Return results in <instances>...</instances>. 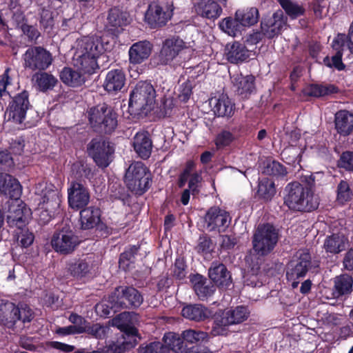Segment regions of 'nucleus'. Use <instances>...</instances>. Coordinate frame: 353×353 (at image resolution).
Returning a JSON list of instances; mask_svg holds the SVG:
<instances>
[{"instance_id": "obj_1", "label": "nucleus", "mask_w": 353, "mask_h": 353, "mask_svg": "<svg viewBox=\"0 0 353 353\" xmlns=\"http://www.w3.org/2000/svg\"><path fill=\"white\" fill-rule=\"evenodd\" d=\"M284 204L291 210L311 212L319 207V201L312 190L298 182H292L285 187Z\"/></svg>"}, {"instance_id": "obj_2", "label": "nucleus", "mask_w": 353, "mask_h": 353, "mask_svg": "<svg viewBox=\"0 0 353 353\" xmlns=\"http://www.w3.org/2000/svg\"><path fill=\"white\" fill-rule=\"evenodd\" d=\"M87 117L90 128L99 134H111L118 125L117 113L105 103L90 108Z\"/></svg>"}, {"instance_id": "obj_3", "label": "nucleus", "mask_w": 353, "mask_h": 353, "mask_svg": "<svg viewBox=\"0 0 353 353\" xmlns=\"http://www.w3.org/2000/svg\"><path fill=\"white\" fill-rule=\"evenodd\" d=\"M156 91L152 83L147 81L138 82L130 93L128 112L132 116L146 114L154 103Z\"/></svg>"}, {"instance_id": "obj_4", "label": "nucleus", "mask_w": 353, "mask_h": 353, "mask_svg": "<svg viewBox=\"0 0 353 353\" xmlns=\"http://www.w3.org/2000/svg\"><path fill=\"white\" fill-rule=\"evenodd\" d=\"M151 174L141 161L132 162L126 170L124 181L127 188L139 195L145 192L150 185Z\"/></svg>"}, {"instance_id": "obj_5", "label": "nucleus", "mask_w": 353, "mask_h": 353, "mask_svg": "<svg viewBox=\"0 0 353 353\" xmlns=\"http://www.w3.org/2000/svg\"><path fill=\"white\" fill-rule=\"evenodd\" d=\"M278 240V231L273 225H259L253 235V249L259 255H267L274 250Z\"/></svg>"}, {"instance_id": "obj_6", "label": "nucleus", "mask_w": 353, "mask_h": 353, "mask_svg": "<svg viewBox=\"0 0 353 353\" xmlns=\"http://www.w3.org/2000/svg\"><path fill=\"white\" fill-rule=\"evenodd\" d=\"M249 314L250 312L247 307L237 306L234 309H230L216 315L211 334L213 336L225 335L228 326L243 322L248 318Z\"/></svg>"}, {"instance_id": "obj_7", "label": "nucleus", "mask_w": 353, "mask_h": 353, "mask_svg": "<svg viewBox=\"0 0 353 353\" xmlns=\"http://www.w3.org/2000/svg\"><path fill=\"white\" fill-rule=\"evenodd\" d=\"M23 66L32 72H41L49 68L53 59L52 54L42 46H31L22 55Z\"/></svg>"}, {"instance_id": "obj_8", "label": "nucleus", "mask_w": 353, "mask_h": 353, "mask_svg": "<svg viewBox=\"0 0 353 353\" xmlns=\"http://www.w3.org/2000/svg\"><path fill=\"white\" fill-rule=\"evenodd\" d=\"M109 299L111 309H114V311L138 307L143 301L142 295L137 289L128 286L117 287Z\"/></svg>"}, {"instance_id": "obj_9", "label": "nucleus", "mask_w": 353, "mask_h": 353, "mask_svg": "<svg viewBox=\"0 0 353 353\" xmlns=\"http://www.w3.org/2000/svg\"><path fill=\"white\" fill-rule=\"evenodd\" d=\"M61 203V195L57 189L52 185L46 187L42 191L38 212L40 221L48 223L57 213H59Z\"/></svg>"}, {"instance_id": "obj_10", "label": "nucleus", "mask_w": 353, "mask_h": 353, "mask_svg": "<svg viewBox=\"0 0 353 353\" xmlns=\"http://www.w3.org/2000/svg\"><path fill=\"white\" fill-rule=\"evenodd\" d=\"M311 266L312 261L310 253L306 250L297 252L294 259L288 264L286 272L287 279L292 281V288L298 287L299 279L305 276Z\"/></svg>"}, {"instance_id": "obj_11", "label": "nucleus", "mask_w": 353, "mask_h": 353, "mask_svg": "<svg viewBox=\"0 0 353 353\" xmlns=\"http://www.w3.org/2000/svg\"><path fill=\"white\" fill-rule=\"evenodd\" d=\"M31 107L29 92L23 90L12 97L6 109V114L8 116V120H12L16 123H22L25 120L28 110Z\"/></svg>"}, {"instance_id": "obj_12", "label": "nucleus", "mask_w": 353, "mask_h": 353, "mask_svg": "<svg viewBox=\"0 0 353 353\" xmlns=\"http://www.w3.org/2000/svg\"><path fill=\"white\" fill-rule=\"evenodd\" d=\"M186 48L185 41L179 36L173 35L162 42L161 50L157 55V65H170L180 52Z\"/></svg>"}, {"instance_id": "obj_13", "label": "nucleus", "mask_w": 353, "mask_h": 353, "mask_svg": "<svg viewBox=\"0 0 353 353\" xmlns=\"http://www.w3.org/2000/svg\"><path fill=\"white\" fill-rule=\"evenodd\" d=\"M79 243V237L74 232L66 228H62L54 233L51 239L52 248L61 254H69L73 252Z\"/></svg>"}, {"instance_id": "obj_14", "label": "nucleus", "mask_w": 353, "mask_h": 353, "mask_svg": "<svg viewBox=\"0 0 353 353\" xmlns=\"http://www.w3.org/2000/svg\"><path fill=\"white\" fill-rule=\"evenodd\" d=\"M230 222L229 213L218 207L210 208L204 216V227L210 232H225Z\"/></svg>"}, {"instance_id": "obj_15", "label": "nucleus", "mask_w": 353, "mask_h": 353, "mask_svg": "<svg viewBox=\"0 0 353 353\" xmlns=\"http://www.w3.org/2000/svg\"><path fill=\"white\" fill-rule=\"evenodd\" d=\"M287 24V18L282 10H279L272 15L267 14L262 17L261 29L265 37L272 39L281 34L282 30Z\"/></svg>"}, {"instance_id": "obj_16", "label": "nucleus", "mask_w": 353, "mask_h": 353, "mask_svg": "<svg viewBox=\"0 0 353 353\" xmlns=\"http://www.w3.org/2000/svg\"><path fill=\"white\" fill-rule=\"evenodd\" d=\"M30 215V209L19 199H14L10 205L7 215V222L10 227L21 229Z\"/></svg>"}, {"instance_id": "obj_17", "label": "nucleus", "mask_w": 353, "mask_h": 353, "mask_svg": "<svg viewBox=\"0 0 353 353\" xmlns=\"http://www.w3.org/2000/svg\"><path fill=\"white\" fill-rule=\"evenodd\" d=\"M68 203L71 208L79 210L86 206L90 201L88 190L78 182H72L68 190Z\"/></svg>"}, {"instance_id": "obj_18", "label": "nucleus", "mask_w": 353, "mask_h": 353, "mask_svg": "<svg viewBox=\"0 0 353 353\" xmlns=\"http://www.w3.org/2000/svg\"><path fill=\"white\" fill-rule=\"evenodd\" d=\"M193 8L198 16L213 21L223 12L221 6L215 0H197Z\"/></svg>"}, {"instance_id": "obj_19", "label": "nucleus", "mask_w": 353, "mask_h": 353, "mask_svg": "<svg viewBox=\"0 0 353 353\" xmlns=\"http://www.w3.org/2000/svg\"><path fill=\"white\" fill-rule=\"evenodd\" d=\"M170 19L169 14L159 4L152 3L148 6L145 14V21L150 28H159L166 25Z\"/></svg>"}, {"instance_id": "obj_20", "label": "nucleus", "mask_w": 353, "mask_h": 353, "mask_svg": "<svg viewBox=\"0 0 353 353\" xmlns=\"http://www.w3.org/2000/svg\"><path fill=\"white\" fill-rule=\"evenodd\" d=\"M152 48V43L147 40L134 43L128 50L130 63L133 65L142 63L150 57Z\"/></svg>"}, {"instance_id": "obj_21", "label": "nucleus", "mask_w": 353, "mask_h": 353, "mask_svg": "<svg viewBox=\"0 0 353 353\" xmlns=\"http://www.w3.org/2000/svg\"><path fill=\"white\" fill-rule=\"evenodd\" d=\"M125 72L122 68L109 70L105 76L103 87L108 93H117L125 84Z\"/></svg>"}, {"instance_id": "obj_22", "label": "nucleus", "mask_w": 353, "mask_h": 353, "mask_svg": "<svg viewBox=\"0 0 353 353\" xmlns=\"http://www.w3.org/2000/svg\"><path fill=\"white\" fill-rule=\"evenodd\" d=\"M210 103L216 117L230 118L234 114L235 103L226 94L223 93L218 98L212 99Z\"/></svg>"}, {"instance_id": "obj_23", "label": "nucleus", "mask_w": 353, "mask_h": 353, "mask_svg": "<svg viewBox=\"0 0 353 353\" xmlns=\"http://www.w3.org/2000/svg\"><path fill=\"white\" fill-rule=\"evenodd\" d=\"M0 193L10 199H19L22 193V187L18 180L12 176L0 173Z\"/></svg>"}, {"instance_id": "obj_24", "label": "nucleus", "mask_w": 353, "mask_h": 353, "mask_svg": "<svg viewBox=\"0 0 353 353\" xmlns=\"http://www.w3.org/2000/svg\"><path fill=\"white\" fill-rule=\"evenodd\" d=\"M129 23L128 14L117 7L112 8L108 11L105 28L114 34L119 32V29Z\"/></svg>"}, {"instance_id": "obj_25", "label": "nucleus", "mask_w": 353, "mask_h": 353, "mask_svg": "<svg viewBox=\"0 0 353 353\" xmlns=\"http://www.w3.org/2000/svg\"><path fill=\"white\" fill-rule=\"evenodd\" d=\"M88 154H114V144L108 138L96 136L87 144Z\"/></svg>"}, {"instance_id": "obj_26", "label": "nucleus", "mask_w": 353, "mask_h": 353, "mask_svg": "<svg viewBox=\"0 0 353 353\" xmlns=\"http://www.w3.org/2000/svg\"><path fill=\"white\" fill-rule=\"evenodd\" d=\"M208 275L214 284L222 288L228 287L232 282L230 274L225 265L217 261L212 263Z\"/></svg>"}, {"instance_id": "obj_27", "label": "nucleus", "mask_w": 353, "mask_h": 353, "mask_svg": "<svg viewBox=\"0 0 353 353\" xmlns=\"http://www.w3.org/2000/svg\"><path fill=\"white\" fill-rule=\"evenodd\" d=\"M136 320L134 313L124 312L112 319V325L128 336H136L137 334V330L134 327Z\"/></svg>"}, {"instance_id": "obj_28", "label": "nucleus", "mask_w": 353, "mask_h": 353, "mask_svg": "<svg viewBox=\"0 0 353 353\" xmlns=\"http://www.w3.org/2000/svg\"><path fill=\"white\" fill-rule=\"evenodd\" d=\"M334 126L341 136L350 135L353 132V114L346 110H339L334 115Z\"/></svg>"}, {"instance_id": "obj_29", "label": "nucleus", "mask_w": 353, "mask_h": 353, "mask_svg": "<svg viewBox=\"0 0 353 353\" xmlns=\"http://www.w3.org/2000/svg\"><path fill=\"white\" fill-rule=\"evenodd\" d=\"M225 50L227 60L233 64L247 61L250 57L249 50L245 46L238 41H234L232 44L228 43Z\"/></svg>"}, {"instance_id": "obj_30", "label": "nucleus", "mask_w": 353, "mask_h": 353, "mask_svg": "<svg viewBox=\"0 0 353 353\" xmlns=\"http://www.w3.org/2000/svg\"><path fill=\"white\" fill-rule=\"evenodd\" d=\"M109 47V43L105 41L103 37L99 36L86 38L83 44V52L97 58H99L101 54L108 50Z\"/></svg>"}, {"instance_id": "obj_31", "label": "nucleus", "mask_w": 353, "mask_h": 353, "mask_svg": "<svg viewBox=\"0 0 353 353\" xmlns=\"http://www.w3.org/2000/svg\"><path fill=\"white\" fill-rule=\"evenodd\" d=\"M255 80V77L252 74L235 77L234 85L236 87L237 94L242 99H248L256 92Z\"/></svg>"}, {"instance_id": "obj_32", "label": "nucleus", "mask_w": 353, "mask_h": 353, "mask_svg": "<svg viewBox=\"0 0 353 353\" xmlns=\"http://www.w3.org/2000/svg\"><path fill=\"white\" fill-rule=\"evenodd\" d=\"M339 92V88L334 84L310 83L303 90L305 96L320 98Z\"/></svg>"}, {"instance_id": "obj_33", "label": "nucleus", "mask_w": 353, "mask_h": 353, "mask_svg": "<svg viewBox=\"0 0 353 353\" xmlns=\"http://www.w3.org/2000/svg\"><path fill=\"white\" fill-rule=\"evenodd\" d=\"M190 281L193 285L194 290L201 300L212 296L215 291L214 285L210 283L207 284L206 279L201 274L192 275L190 278Z\"/></svg>"}, {"instance_id": "obj_34", "label": "nucleus", "mask_w": 353, "mask_h": 353, "mask_svg": "<svg viewBox=\"0 0 353 353\" xmlns=\"http://www.w3.org/2000/svg\"><path fill=\"white\" fill-rule=\"evenodd\" d=\"M132 146L137 154H151L153 145L149 132H137L133 137Z\"/></svg>"}, {"instance_id": "obj_35", "label": "nucleus", "mask_w": 353, "mask_h": 353, "mask_svg": "<svg viewBox=\"0 0 353 353\" xmlns=\"http://www.w3.org/2000/svg\"><path fill=\"white\" fill-rule=\"evenodd\" d=\"M348 244L347 239L340 234H334L325 239L323 248L327 253L336 254L345 250Z\"/></svg>"}, {"instance_id": "obj_36", "label": "nucleus", "mask_w": 353, "mask_h": 353, "mask_svg": "<svg viewBox=\"0 0 353 353\" xmlns=\"http://www.w3.org/2000/svg\"><path fill=\"white\" fill-rule=\"evenodd\" d=\"M81 71L75 70L70 67H64L59 74L61 81L66 85L78 88L84 84L85 78Z\"/></svg>"}, {"instance_id": "obj_37", "label": "nucleus", "mask_w": 353, "mask_h": 353, "mask_svg": "<svg viewBox=\"0 0 353 353\" xmlns=\"http://www.w3.org/2000/svg\"><path fill=\"white\" fill-rule=\"evenodd\" d=\"M181 314L183 317L194 321H202L210 316V312L201 304H193L185 306Z\"/></svg>"}, {"instance_id": "obj_38", "label": "nucleus", "mask_w": 353, "mask_h": 353, "mask_svg": "<svg viewBox=\"0 0 353 353\" xmlns=\"http://www.w3.org/2000/svg\"><path fill=\"white\" fill-rule=\"evenodd\" d=\"M101 213L98 208L88 207L80 212L81 228L88 230L93 228L100 222Z\"/></svg>"}, {"instance_id": "obj_39", "label": "nucleus", "mask_w": 353, "mask_h": 353, "mask_svg": "<svg viewBox=\"0 0 353 353\" xmlns=\"http://www.w3.org/2000/svg\"><path fill=\"white\" fill-rule=\"evenodd\" d=\"M33 79L35 81L34 85L37 89L42 92L52 90L59 82L54 75L46 72L36 73Z\"/></svg>"}, {"instance_id": "obj_40", "label": "nucleus", "mask_w": 353, "mask_h": 353, "mask_svg": "<svg viewBox=\"0 0 353 353\" xmlns=\"http://www.w3.org/2000/svg\"><path fill=\"white\" fill-rule=\"evenodd\" d=\"M92 266L86 259H72L68 264V271L74 277L81 279L90 274Z\"/></svg>"}, {"instance_id": "obj_41", "label": "nucleus", "mask_w": 353, "mask_h": 353, "mask_svg": "<svg viewBox=\"0 0 353 353\" xmlns=\"http://www.w3.org/2000/svg\"><path fill=\"white\" fill-rule=\"evenodd\" d=\"M17 306L11 302L0 305V323L8 327H12L17 321Z\"/></svg>"}, {"instance_id": "obj_42", "label": "nucleus", "mask_w": 353, "mask_h": 353, "mask_svg": "<svg viewBox=\"0 0 353 353\" xmlns=\"http://www.w3.org/2000/svg\"><path fill=\"white\" fill-rule=\"evenodd\" d=\"M333 296L339 298L341 296L349 294L352 289L353 279L348 274H341L334 278Z\"/></svg>"}, {"instance_id": "obj_43", "label": "nucleus", "mask_w": 353, "mask_h": 353, "mask_svg": "<svg viewBox=\"0 0 353 353\" xmlns=\"http://www.w3.org/2000/svg\"><path fill=\"white\" fill-rule=\"evenodd\" d=\"M77 65L84 74H92L99 70L97 58L85 52L77 59Z\"/></svg>"}, {"instance_id": "obj_44", "label": "nucleus", "mask_w": 353, "mask_h": 353, "mask_svg": "<svg viewBox=\"0 0 353 353\" xmlns=\"http://www.w3.org/2000/svg\"><path fill=\"white\" fill-rule=\"evenodd\" d=\"M235 17L243 27L251 26L258 21L259 11L256 8L238 10L235 13Z\"/></svg>"}, {"instance_id": "obj_45", "label": "nucleus", "mask_w": 353, "mask_h": 353, "mask_svg": "<svg viewBox=\"0 0 353 353\" xmlns=\"http://www.w3.org/2000/svg\"><path fill=\"white\" fill-rule=\"evenodd\" d=\"M276 194V188L273 181L268 178L261 179L258 185L257 194L264 201H270Z\"/></svg>"}, {"instance_id": "obj_46", "label": "nucleus", "mask_w": 353, "mask_h": 353, "mask_svg": "<svg viewBox=\"0 0 353 353\" xmlns=\"http://www.w3.org/2000/svg\"><path fill=\"white\" fill-rule=\"evenodd\" d=\"M183 340L189 344L201 343L208 341L209 336L205 332L188 329L182 332L181 334Z\"/></svg>"}, {"instance_id": "obj_47", "label": "nucleus", "mask_w": 353, "mask_h": 353, "mask_svg": "<svg viewBox=\"0 0 353 353\" xmlns=\"http://www.w3.org/2000/svg\"><path fill=\"white\" fill-rule=\"evenodd\" d=\"M219 27L224 32L230 36L235 37L241 32L243 26L240 21L236 19V17H235L234 19L232 17L224 18L219 23Z\"/></svg>"}, {"instance_id": "obj_48", "label": "nucleus", "mask_w": 353, "mask_h": 353, "mask_svg": "<svg viewBox=\"0 0 353 353\" xmlns=\"http://www.w3.org/2000/svg\"><path fill=\"white\" fill-rule=\"evenodd\" d=\"M260 168L261 172L268 175H284L287 173L280 163L269 158L261 164Z\"/></svg>"}, {"instance_id": "obj_49", "label": "nucleus", "mask_w": 353, "mask_h": 353, "mask_svg": "<svg viewBox=\"0 0 353 353\" xmlns=\"http://www.w3.org/2000/svg\"><path fill=\"white\" fill-rule=\"evenodd\" d=\"M279 3L285 13L292 19H297L304 15L305 12V9L302 6L290 0H279Z\"/></svg>"}, {"instance_id": "obj_50", "label": "nucleus", "mask_w": 353, "mask_h": 353, "mask_svg": "<svg viewBox=\"0 0 353 353\" xmlns=\"http://www.w3.org/2000/svg\"><path fill=\"white\" fill-rule=\"evenodd\" d=\"M163 339L164 341L163 346L168 347V352L170 350L175 352H181L184 341L181 336L180 337L175 333L169 332L164 335Z\"/></svg>"}, {"instance_id": "obj_51", "label": "nucleus", "mask_w": 353, "mask_h": 353, "mask_svg": "<svg viewBox=\"0 0 353 353\" xmlns=\"http://www.w3.org/2000/svg\"><path fill=\"white\" fill-rule=\"evenodd\" d=\"M138 351L139 353H168V348L160 341H154L143 343Z\"/></svg>"}, {"instance_id": "obj_52", "label": "nucleus", "mask_w": 353, "mask_h": 353, "mask_svg": "<svg viewBox=\"0 0 353 353\" xmlns=\"http://www.w3.org/2000/svg\"><path fill=\"white\" fill-rule=\"evenodd\" d=\"M25 147V139L22 137H17L9 142V147L3 151L0 152V154H21L23 152Z\"/></svg>"}, {"instance_id": "obj_53", "label": "nucleus", "mask_w": 353, "mask_h": 353, "mask_svg": "<svg viewBox=\"0 0 353 353\" xmlns=\"http://www.w3.org/2000/svg\"><path fill=\"white\" fill-rule=\"evenodd\" d=\"M39 14L41 27L45 32H50L54 26L53 12L50 9H44L41 10Z\"/></svg>"}, {"instance_id": "obj_54", "label": "nucleus", "mask_w": 353, "mask_h": 353, "mask_svg": "<svg viewBox=\"0 0 353 353\" xmlns=\"http://www.w3.org/2000/svg\"><path fill=\"white\" fill-rule=\"evenodd\" d=\"M352 196V192L346 181L341 180L337 186V201L343 203L350 201Z\"/></svg>"}, {"instance_id": "obj_55", "label": "nucleus", "mask_w": 353, "mask_h": 353, "mask_svg": "<svg viewBox=\"0 0 353 353\" xmlns=\"http://www.w3.org/2000/svg\"><path fill=\"white\" fill-rule=\"evenodd\" d=\"M14 232L17 242L22 247L27 248L32 243L34 236L32 233L25 229L24 227H21V229L17 228Z\"/></svg>"}, {"instance_id": "obj_56", "label": "nucleus", "mask_w": 353, "mask_h": 353, "mask_svg": "<svg viewBox=\"0 0 353 353\" xmlns=\"http://www.w3.org/2000/svg\"><path fill=\"white\" fill-rule=\"evenodd\" d=\"M343 55V53L338 52H335L331 59L329 56H326L323 59V63L328 68H334L339 71L343 70L345 68V65L342 61Z\"/></svg>"}, {"instance_id": "obj_57", "label": "nucleus", "mask_w": 353, "mask_h": 353, "mask_svg": "<svg viewBox=\"0 0 353 353\" xmlns=\"http://www.w3.org/2000/svg\"><path fill=\"white\" fill-rule=\"evenodd\" d=\"M84 332H86L92 336L99 339H104L109 331L108 327L103 326L98 323L92 325L84 326Z\"/></svg>"}, {"instance_id": "obj_58", "label": "nucleus", "mask_w": 353, "mask_h": 353, "mask_svg": "<svg viewBox=\"0 0 353 353\" xmlns=\"http://www.w3.org/2000/svg\"><path fill=\"white\" fill-rule=\"evenodd\" d=\"M324 174L323 172H316L311 174H305L301 176V181L305 183L311 190L316 185H321L323 181Z\"/></svg>"}, {"instance_id": "obj_59", "label": "nucleus", "mask_w": 353, "mask_h": 353, "mask_svg": "<svg viewBox=\"0 0 353 353\" xmlns=\"http://www.w3.org/2000/svg\"><path fill=\"white\" fill-rule=\"evenodd\" d=\"M235 137L232 132L223 130L216 137L215 143L218 148L230 145Z\"/></svg>"}, {"instance_id": "obj_60", "label": "nucleus", "mask_w": 353, "mask_h": 353, "mask_svg": "<svg viewBox=\"0 0 353 353\" xmlns=\"http://www.w3.org/2000/svg\"><path fill=\"white\" fill-rule=\"evenodd\" d=\"M17 321H21L23 323H29L33 319V312L32 310L26 305L17 306L16 312Z\"/></svg>"}, {"instance_id": "obj_61", "label": "nucleus", "mask_w": 353, "mask_h": 353, "mask_svg": "<svg viewBox=\"0 0 353 353\" xmlns=\"http://www.w3.org/2000/svg\"><path fill=\"white\" fill-rule=\"evenodd\" d=\"M21 30L23 33L28 37V40L31 42L36 43L37 40L41 35L37 27L27 23H23L21 26Z\"/></svg>"}, {"instance_id": "obj_62", "label": "nucleus", "mask_w": 353, "mask_h": 353, "mask_svg": "<svg viewBox=\"0 0 353 353\" xmlns=\"http://www.w3.org/2000/svg\"><path fill=\"white\" fill-rule=\"evenodd\" d=\"M185 263L183 259H176L172 268L173 276L181 280L186 276Z\"/></svg>"}, {"instance_id": "obj_63", "label": "nucleus", "mask_w": 353, "mask_h": 353, "mask_svg": "<svg viewBox=\"0 0 353 353\" xmlns=\"http://www.w3.org/2000/svg\"><path fill=\"white\" fill-rule=\"evenodd\" d=\"M130 346V343L123 341L101 348V350L102 353H123Z\"/></svg>"}, {"instance_id": "obj_64", "label": "nucleus", "mask_w": 353, "mask_h": 353, "mask_svg": "<svg viewBox=\"0 0 353 353\" xmlns=\"http://www.w3.org/2000/svg\"><path fill=\"white\" fill-rule=\"evenodd\" d=\"M192 85L190 81L183 83L180 85L179 99L180 101L187 103L192 94Z\"/></svg>"}]
</instances>
